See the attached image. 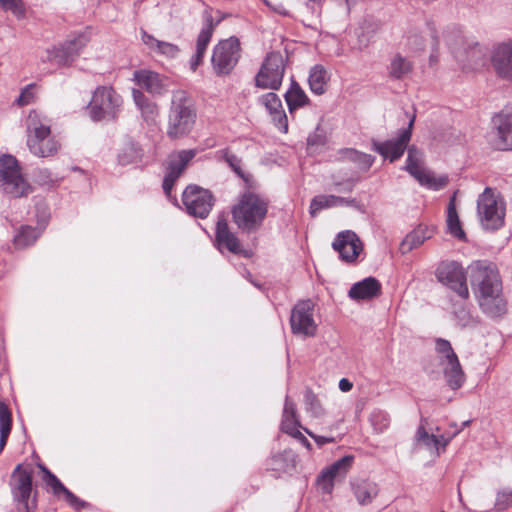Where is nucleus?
I'll return each mask as SVG.
<instances>
[{
    "mask_svg": "<svg viewBox=\"0 0 512 512\" xmlns=\"http://www.w3.org/2000/svg\"><path fill=\"white\" fill-rule=\"evenodd\" d=\"M471 284L483 313L491 318L503 316L507 311L502 294V282L497 266L487 260H477L469 266Z\"/></svg>",
    "mask_w": 512,
    "mask_h": 512,
    "instance_id": "obj_1",
    "label": "nucleus"
},
{
    "mask_svg": "<svg viewBox=\"0 0 512 512\" xmlns=\"http://www.w3.org/2000/svg\"><path fill=\"white\" fill-rule=\"evenodd\" d=\"M415 115H412L407 127L401 129L395 139L387 140L384 142L372 139V149L379 153L383 158L389 159L390 162L398 160L404 154L405 150H408L406 164L404 170H406L414 178L425 170L422 166L424 154L416 146L412 145L407 147L412 136V129L415 122Z\"/></svg>",
    "mask_w": 512,
    "mask_h": 512,
    "instance_id": "obj_2",
    "label": "nucleus"
},
{
    "mask_svg": "<svg viewBox=\"0 0 512 512\" xmlns=\"http://www.w3.org/2000/svg\"><path fill=\"white\" fill-rule=\"evenodd\" d=\"M196 119L197 110L188 93L184 90L173 91L167 119V136L175 140L189 135Z\"/></svg>",
    "mask_w": 512,
    "mask_h": 512,
    "instance_id": "obj_3",
    "label": "nucleus"
},
{
    "mask_svg": "<svg viewBox=\"0 0 512 512\" xmlns=\"http://www.w3.org/2000/svg\"><path fill=\"white\" fill-rule=\"evenodd\" d=\"M27 132V146L32 154L44 158L57 153L59 144L50 137V126L42 123L35 111L28 115Z\"/></svg>",
    "mask_w": 512,
    "mask_h": 512,
    "instance_id": "obj_4",
    "label": "nucleus"
},
{
    "mask_svg": "<svg viewBox=\"0 0 512 512\" xmlns=\"http://www.w3.org/2000/svg\"><path fill=\"white\" fill-rule=\"evenodd\" d=\"M269 202L260 195L247 191L240 195L231 209L235 224H261L268 212Z\"/></svg>",
    "mask_w": 512,
    "mask_h": 512,
    "instance_id": "obj_5",
    "label": "nucleus"
},
{
    "mask_svg": "<svg viewBox=\"0 0 512 512\" xmlns=\"http://www.w3.org/2000/svg\"><path fill=\"white\" fill-rule=\"evenodd\" d=\"M0 187L13 198L24 197L32 192L31 185L22 175L17 158L10 154L0 157Z\"/></svg>",
    "mask_w": 512,
    "mask_h": 512,
    "instance_id": "obj_6",
    "label": "nucleus"
},
{
    "mask_svg": "<svg viewBox=\"0 0 512 512\" xmlns=\"http://www.w3.org/2000/svg\"><path fill=\"white\" fill-rule=\"evenodd\" d=\"M435 352L442 367L447 385L452 390L461 388L466 376L451 343L443 338L435 339Z\"/></svg>",
    "mask_w": 512,
    "mask_h": 512,
    "instance_id": "obj_7",
    "label": "nucleus"
},
{
    "mask_svg": "<svg viewBox=\"0 0 512 512\" xmlns=\"http://www.w3.org/2000/svg\"><path fill=\"white\" fill-rule=\"evenodd\" d=\"M122 102V97L112 87H97L88 105L92 120L109 121L116 119Z\"/></svg>",
    "mask_w": 512,
    "mask_h": 512,
    "instance_id": "obj_8",
    "label": "nucleus"
},
{
    "mask_svg": "<svg viewBox=\"0 0 512 512\" xmlns=\"http://www.w3.org/2000/svg\"><path fill=\"white\" fill-rule=\"evenodd\" d=\"M285 63L279 51L269 52L255 76V85L261 89L278 90L283 81Z\"/></svg>",
    "mask_w": 512,
    "mask_h": 512,
    "instance_id": "obj_9",
    "label": "nucleus"
},
{
    "mask_svg": "<svg viewBox=\"0 0 512 512\" xmlns=\"http://www.w3.org/2000/svg\"><path fill=\"white\" fill-rule=\"evenodd\" d=\"M240 59V42L236 37L219 41L214 47L211 63L217 76L229 75Z\"/></svg>",
    "mask_w": 512,
    "mask_h": 512,
    "instance_id": "obj_10",
    "label": "nucleus"
},
{
    "mask_svg": "<svg viewBox=\"0 0 512 512\" xmlns=\"http://www.w3.org/2000/svg\"><path fill=\"white\" fill-rule=\"evenodd\" d=\"M449 45L455 59L465 69L477 70L487 62L488 50L473 39L461 37L459 43Z\"/></svg>",
    "mask_w": 512,
    "mask_h": 512,
    "instance_id": "obj_11",
    "label": "nucleus"
},
{
    "mask_svg": "<svg viewBox=\"0 0 512 512\" xmlns=\"http://www.w3.org/2000/svg\"><path fill=\"white\" fill-rule=\"evenodd\" d=\"M182 202L189 215L205 219L212 210L215 198L210 190L190 184L182 193Z\"/></svg>",
    "mask_w": 512,
    "mask_h": 512,
    "instance_id": "obj_12",
    "label": "nucleus"
},
{
    "mask_svg": "<svg viewBox=\"0 0 512 512\" xmlns=\"http://www.w3.org/2000/svg\"><path fill=\"white\" fill-rule=\"evenodd\" d=\"M314 306L310 299L300 300L294 305L290 315V326L294 335L313 337L316 334Z\"/></svg>",
    "mask_w": 512,
    "mask_h": 512,
    "instance_id": "obj_13",
    "label": "nucleus"
},
{
    "mask_svg": "<svg viewBox=\"0 0 512 512\" xmlns=\"http://www.w3.org/2000/svg\"><path fill=\"white\" fill-rule=\"evenodd\" d=\"M435 274L438 281L453 290L461 300L469 298L466 273L459 263L455 261L441 262Z\"/></svg>",
    "mask_w": 512,
    "mask_h": 512,
    "instance_id": "obj_14",
    "label": "nucleus"
},
{
    "mask_svg": "<svg viewBox=\"0 0 512 512\" xmlns=\"http://www.w3.org/2000/svg\"><path fill=\"white\" fill-rule=\"evenodd\" d=\"M477 213L481 221L500 222L505 217V202L490 187H486L477 199Z\"/></svg>",
    "mask_w": 512,
    "mask_h": 512,
    "instance_id": "obj_15",
    "label": "nucleus"
},
{
    "mask_svg": "<svg viewBox=\"0 0 512 512\" xmlns=\"http://www.w3.org/2000/svg\"><path fill=\"white\" fill-rule=\"evenodd\" d=\"M10 487L14 500L28 512V501L32 492V469L18 464L12 472Z\"/></svg>",
    "mask_w": 512,
    "mask_h": 512,
    "instance_id": "obj_16",
    "label": "nucleus"
},
{
    "mask_svg": "<svg viewBox=\"0 0 512 512\" xmlns=\"http://www.w3.org/2000/svg\"><path fill=\"white\" fill-rule=\"evenodd\" d=\"M496 129L494 147L498 150H512V103L506 105L492 118Z\"/></svg>",
    "mask_w": 512,
    "mask_h": 512,
    "instance_id": "obj_17",
    "label": "nucleus"
},
{
    "mask_svg": "<svg viewBox=\"0 0 512 512\" xmlns=\"http://www.w3.org/2000/svg\"><path fill=\"white\" fill-rule=\"evenodd\" d=\"M88 39L85 35H78L67 40L58 47L48 50V60L55 62L59 66L70 65L79 55L80 50L87 44Z\"/></svg>",
    "mask_w": 512,
    "mask_h": 512,
    "instance_id": "obj_18",
    "label": "nucleus"
},
{
    "mask_svg": "<svg viewBox=\"0 0 512 512\" xmlns=\"http://www.w3.org/2000/svg\"><path fill=\"white\" fill-rule=\"evenodd\" d=\"M333 249L345 262H354L363 250L362 242L352 230L339 232L332 243Z\"/></svg>",
    "mask_w": 512,
    "mask_h": 512,
    "instance_id": "obj_19",
    "label": "nucleus"
},
{
    "mask_svg": "<svg viewBox=\"0 0 512 512\" xmlns=\"http://www.w3.org/2000/svg\"><path fill=\"white\" fill-rule=\"evenodd\" d=\"M353 462L352 456H344L324 469L317 478V485L324 493H331L334 481L344 478Z\"/></svg>",
    "mask_w": 512,
    "mask_h": 512,
    "instance_id": "obj_20",
    "label": "nucleus"
},
{
    "mask_svg": "<svg viewBox=\"0 0 512 512\" xmlns=\"http://www.w3.org/2000/svg\"><path fill=\"white\" fill-rule=\"evenodd\" d=\"M133 79L141 89L156 96L166 93L169 87L168 78L152 70H136Z\"/></svg>",
    "mask_w": 512,
    "mask_h": 512,
    "instance_id": "obj_21",
    "label": "nucleus"
},
{
    "mask_svg": "<svg viewBox=\"0 0 512 512\" xmlns=\"http://www.w3.org/2000/svg\"><path fill=\"white\" fill-rule=\"evenodd\" d=\"M195 155L196 151L194 149L181 150L171 155L163 180L174 185Z\"/></svg>",
    "mask_w": 512,
    "mask_h": 512,
    "instance_id": "obj_22",
    "label": "nucleus"
},
{
    "mask_svg": "<svg viewBox=\"0 0 512 512\" xmlns=\"http://www.w3.org/2000/svg\"><path fill=\"white\" fill-rule=\"evenodd\" d=\"M492 64L497 74L505 79L512 77V45H498L492 54Z\"/></svg>",
    "mask_w": 512,
    "mask_h": 512,
    "instance_id": "obj_23",
    "label": "nucleus"
},
{
    "mask_svg": "<svg viewBox=\"0 0 512 512\" xmlns=\"http://www.w3.org/2000/svg\"><path fill=\"white\" fill-rule=\"evenodd\" d=\"M38 467L44 473L43 480L47 486L52 489V492L56 496L64 495L65 500L73 507L79 508L84 505V502L81 501L77 496H75L70 490H68L61 481L49 471L47 467L42 464H39Z\"/></svg>",
    "mask_w": 512,
    "mask_h": 512,
    "instance_id": "obj_24",
    "label": "nucleus"
},
{
    "mask_svg": "<svg viewBox=\"0 0 512 512\" xmlns=\"http://www.w3.org/2000/svg\"><path fill=\"white\" fill-rule=\"evenodd\" d=\"M381 294V284L374 277H367L352 285L348 296L353 300H369Z\"/></svg>",
    "mask_w": 512,
    "mask_h": 512,
    "instance_id": "obj_25",
    "label": "nucleus"
},
{
    "mask_svg": "<svg viewBox=\"0 0 512 512\" xmlns=\"http://www.w3.org/2000/svg\"><path fill=\"white\" fill-rule=\"evenodd\" d=\"M427 424V419L422 417L414 437L415 448H424L430 451L431 454L439 456L441 440L436 435L430 434L427 431Z\"/></svg>",
    "mask_w": 512,
    "mask_h": 512,
    "instance_id": "obj_26",
    "label": "nucleus"
},
{
    "mask_svg": "<svg viewBox=\"0 0 512 512\" xmlns=\"http://www.w3.org/2000/svg\"><path fill=\"white\" fill-rule=\"evenodd\" d=\"M338 159L355 164L359 170L368 171L373 165L375 157L353 148H343L338 151Z\"/></svg>",
    "mask_w": 512,
    "mask_h": 512,
    "instance_id": "obj_27",
    "label": "nucleus"
},
{
    "mask_svg": "<svg viewBox=\"0 0 512 512\" xmlns=\"http://www.w3.org/2000/svg\"><path fill=\"white\" fill-rule=\"evenodd\" d=\"M434 233V226H416L401 243L403 252H409L412 249L420 246L426 239L432 237Z\"/></svg>",
    "mask_w": 512,
    "mask_h": 512,
    "instance_id": "obj_28",
    "label": "nucleus"
},
{
    "mask_svg": "<svg viewBox=\"0 0 512 512\" xmlns=\"http://www.w3.org/2000/svg\"><path fill=\"white\" fill-rule=\"evenodd\" d=\"M353 493L360 505L370 504L378 495V485L372 481L359 480L352 484Z\"/></svg>",
    "mask_w": 512,
    "mask_h": 512,
    "instance_id": "obj_29",
    "label": "nucleus"
},
{
    "mask_svg": "<svg viewBox=\"0 0 512 512\" xmlns=\"http://www.w3.org/2000/svg\"><path fill=\"white\" fill-rule=\"evenodd\" d=\"M133 99L146 121H154L158 115V105L149 100L141 90L133 89Z\"/></svg>",
    "mask_w": 512,
    "mask_h": 512,
    "instance_id": "obj_30",
    "label": "nucleus"
},
{
    "mask_svg": "<svg viewBox=\"0 0 512 512\" xmlns=\"http://www.w3.org/2000/svg\"><path fill=\"white\" fill-rule=\"evenodd\" d=\"M413 70V63L401 54H396L388 66L389 76L395 80H401Z\"/></svg>",
    "mask_w": 512,
    "mask_h": 512,
    "instance_id": "obj_31",
    "label": "nucleus"
},
{
    "mask_svg": "<svg viewBox=\"0 0 512 512\" xmlns=\"http://www.w3.org/2000/svg\"><path fill=\"white\" fill-rule=\"evenodd\" d=\"M142 157V148L133 141H127L118 153V163L123 166L134 164L140 162Z\"/></svg>",
    "mask_w": 512,
    "mask_h": 512,
    "instance_id": "obj_32",
    "label": "nucleus"
},
{
    "mask_svg": "<svg viewBox=\"0 0 512 512\" xmlns=\"http://www.w3.org/2000/svg\"><path fill=\"white\" fill-rule=\"evenodd\" d=\"M203 21L204 26L197 37L196 46H200L207 49V46L212 38L213 32L216 26L221 22V19L214 21L213 16L211 14V8H207L203 12Z\"/></svg>",
    "mask_w": 512,
    "mask_h": 512,
    "instance_id": "obj_33",
    "label": "nucleus"
},
{
    "mask_svg": "<svg viewBox=\"0 0 512 512\" xmlns=\"http://www.w3.org/2000/svg\"><path fill=\"white\" fill-rule=\"evenodd\" d=\"M216 242L219 249L227 248L230 252L240 254L242 252L238 238L230 232L229 226H217Z\"/></svg>",
    "mask_w": 512,
    "mask_h": 512,
    "instance_id": "obj_34",
    "label": "nucleus"
},
{
    "mask_svg": "<svg viewBox=\"0 0 512 512\" xmlns=\"http://www.w3.org/2000/svg\"><path fill=\"white\" fill-rule=\"evenodd\" d=\"M285 100L291 113L309 102V98L295 80H292L289 90L285 93Z\"/></svg>",
    "mask_w": 512,
    "mask_h": 512,
    "instance_id": "obj_35",
    "label": "nucleus"
},
{
    "mask_svg": "<svg viewBox=\"0 0 512 512\" xmlns=\"http://www.w3.org/2000/svg\"><path fill=\"white\" fill-rule=\"evenodd\" d=\"M329 77L326 69L322 65H315L310 69L309 73V86L310 90L316 95H321L325 92V86Z\"/></svg>",
    "mask_w": 512,
    "mask_h": 512,
    "instance_id": "obj_36",
    "label": "nucleus"
},
{
    "mask_svg": "<svg viewBox=\"0 0 512 512\" xmlns=\"http://www.w3.org/2000/svg\"><path fill=\"white\" fill-rule=\"evenodd\" d=\"M453 315L461 328L474 327L478 323L477 317L473 316L465 300L453 304Z\"/></svg>",
    "mask_w": 512,
    "mask_h": 512,
    "instance_id": "obj_37",
    "label": "nucleus"
},
{
    "mask_svg": "<svg viewBox=\"0 0 512 512\" xmlns=\"http://www.w3.org/2000/svg\"><path fill=\"white\" fill-rule=\"evenodd\" d=\"M40 226H20L14 235L13 242L17 248L33 244L41 233Z\"/></svg>",
    "mask_w": 512,
    "mask_h": 512,
    "instance_id": "obj_38",
    "label": "nucleus"
},
{
    "mask_svg": "<svg viewBox=\"0 0 512 512\" xmlns=\"http://www.w3.org/2000/svg\"><path fill=\"white\" fill-rule=\"evenodd\" d=\"M415 179L420 185L435 191L443 189L449 181L447 175L436 176L433 172L427 169L422 171L419 176L415 177Z\"/></svg>",
    "mask_w": 512,
    "mask_h": 512,
    "instance_id": "obj_39",
    "label": "nucleus"
},
{
    "mask_svg": "<svg viewBox=\"0 0 512 512\" xmlns=\"http://www.w3.org/2000/svg\"><path fill=\"white\" fill-rule=\"evenodd\" d=\"M12 427L11 412L7 405L0 400V454L2 453Z\"/></svg>",
    "mask_w": 512,
    "mask_h": 512,
    "instance_id": "obj_40",
    "label": "nucleus"
},
{
    "mask_svg": "<svg viewBox=\"0 0 512 512\" xmlns=\"http://www.w3.org/2000/svg\"><path fill=\"white\" fill-rule=\"evenodd\" d=\"M304 404L306 411L315 418H320L325 414L324 408L322 407L318 397L311 389L305 390Z\"/></svg>",
    "mask_w": 512,
    "mask_h": 512,
    "instance_id": "obj_41",
    "label": "nucleus"
},
{
    "mask_svg": "<svg viewBox=\"0 0 512 512\" xmlns=\"http://www.w3.org/2000/svg\"><path fill=\"white\" fill-rule=\"evenodd\" d=\"M370 422L377 433H382L390 425V416L384 410L375 409L370 415Z\"/></svg>",
    "mask_w": 512,
    "mask_h": 512,
    "instance_id": "obj_42",
    "label": "nucleus"
},
{
    "mask_svg": "<svg viewBox=\"0 0 512 512\" xmlns=\"http://www.w3.org/2000/svg\"><path fill=\"white\" fill-rule=\"evenodd\" d=\"M33 179L36 184L42 187H53L58 182V179L47 168L34 169Z\"/></svg>",
    "mask_w": 512,
    "mask_h": 512,
    "instance_id": "obj_43",
    "label": "nucleus"
},
{
    "mask_svg": "<svg viewBox=\"0 0 512 512\" xmlns=\"http://www.w3.org/2000/svg\"><path fill=\"white\" fill-rule=\"evenodd\" d=\"M0 9L11 12L17 19H23L26 14L22 0H0Z\"/></svg>",
    "mask_w": 512,
    "mask_h": 512,
    "instance_id": "obj_44",
    "label": "nucleus"
},
{
    "mask_svg": "<svg viewBox=\"0 0 512 512\" xmlns=\"http://www.w3.org/2000/svg\"><path fill=\"white\" fill-rule=\"evenodd\" d=\"M327 142V135L324 128L317 125L315 130L307 137V146L309 149H318L323 147Z\"/></svg>",
    "mask_w": 512,
    "mask_h": 512,
    "instance_id": "obj_45",
    "label": "nucleus"
},
{
    "mask_svg": "<svg viewBox=\"0 0 512 512\" xmlns=\"http://www.w3.org/2000/svg\"><path fill=\"white\" fill-rule=\"evenodd\" d=\"M259 102L264 105L268 113L274 114L278 109H282V102L278 95L274 92H268L259 98Z\"/></svg>",
    "mask_w": 512,
    "mask_h": 512,
    "instance_id": "obj_46",
    "label": "nucleus"
},
{
    "mask_svg": "<svg viewBox=\"0 0 512 512\" xmlns=\"http://www.w3.org/2000/svg\"><path fill=\"white\" fill-rule=\"evenodd\" d=\"M334 195H318L315 196L310 203V214L314 216L324 208L335 207Z\"/></svg>",
    "mask_w": 512,
    "mask_h": 512,
    "instance_id": "obj_47",
    "label": "nucleus"
},
{
    "mask_svg": "<svg viewBox=\"0 0 512 512\" xmlns=\"http://www.w3.org/2000/svg\"><path fill=\"white\" fill-rule=\"evenodd\" d=\"M273 469L289 471L295 467V459L288 453H279L273 457Z\"/></svg>",
    "mask_w": 512,
    "mask_h": 512,
    "instance_id": "obj_48",
    "label": "nucleus"
},
{
    "mask_svg": "<svg viewBox=\"0 0 512 512\" xmlns=\"http://www.w3.org/2000/svg\"><path fill=\"white\" fill-rule=\"evenodd\" d=\"M220 153L222 154V157L224 159V161L229 165V167L240 177H244V172L241 168V164H242V161L241 159L231 153L229 151V149H223L220 151Z\"/></svg>",
    "mask_w": 512,
    "mask_h": 512,
    "instance_id": "obj_49",
    "label": "nucleus"
},
{
    "mask_svg": "<svg viewBox=\"0 0 512 512\" xmlns=\"http://www.w3.org/2000/svg\"><path fill=\"white\" fill-rule=\"evenodd\" d=\"M35 217L37 224H48L50 221L51 213L50 208L46 202L40 200L35 204Z\"/></svg>",
    "mask_w": 512,
    "mask_h": 512,
    "instance_id": "obj_50",
    "label": "nucleus"
},
{
    "mask_svg": "<svg viewBox=\"0 0 512 512\" xmlns=\"http://www.w3.org/2000/svg\"><path fill=\"white\" fill-rule=\"evenodd\" d=\"M512 506V490L504 489L497 494L495 508L504 511Z\"/></svg>",
    "mask_w": 512,
    "mask_h": 512,
    "instance_id": "obj_51",
    "label": "nucleus"
},
{
    "mask_svg": "<svg viewBox=\"0 0 512 512\" xmlns=\"http://www.w3.org/2000/svg\"><path fill=\"white\" fill-rule=\"evenodd\" d=\"M456 195L457 192H454L453 195L450 197L447 206L446 224H461L456 210Z\"/></svg>",
    "mask_w": 512,
    "mask_h": 512,
    "instance_id": "obj_52",
    "label": "nucleus"
},
{
    "mask_svg": "<svg viewBox=\"0 0 512 512\" xmlns=\"http://www.w3.org/2000/svg\"><path fill=\"white\" fill-rule=\"evenodd\" d=\"M179 47L173 43L160 41L158 48L155 49V52L162 54L169 58H174L179 53Z\"/></svg>",
    "mask_w": 512,
    "mask_h": 512,
    "instance_id": "obj_53",
    "label": "nucleus"
},
{
    "mask_svg": "<svg viewBox=\"0 0 512 512\" xmlns=\"http://www.w3.org/2000/svg\"><path fill=\"white\" fill-rule=\"evenodd\" d=\"M274 125L283 133L288 131V120L284 109H278L274 114L270 115Z\"/></svg>",
    "mask_w": 512,
    "mask_h": 512,
    "instance_id": "obj_54",
    "label": "nucleus"
},
{
    "mask_svg": "<svg viewBox=\"0 0 512 512\" xmlns=\"http://www.w3.org/2000/svg\"><path fill=\"white\" fill-rule=\"evenodd\" d=\"M34 87V84H29L21 91L20 95L16 100L19 106H26L33 102L35 97L33 93Z\"/></svg>",
    "mask_w": 512,
    "mask_h": 512,
    "instance_id": "obj_55",
    "label": "nucleus"
},
{
    "mask_svg": "<svg viewBox=\"0 0 512 512\" xmlns=\"http://www.w3.org/2000/svg\"><path fill=\"white\" fill-rule=\"evenodd\" d=\"M299 427H301V425L297 416H282L281 430L284 433L290 434Z\"/></svg>",
    "mask_w": 512,
    "mask_h": 512,
    "instance_id": "obj_56",
    "label": "nucleus"
},
{
    "mask_svg": "<svg viewBox=\"0 0 512 512\" xmlns=\"http://www.w3.org/2000/svg\"><path fill=\"white\" fill-rule=\"evenodd\" d=\"M305 432L314 439V441L317 443L318 446H323L327 443H335L336 439L334 437H326V436H320L316 435L307 428H304Z\"/></svg>",
    "mask_w": 512,
    "mask_h": 512,
    "instance_id": "obj_57",
    "label": "nucleus"
},
{
    "mask_svg": "<svg viewBox=\"0 0 512 512\" xmlns=\"http://www.w3.org/2000/svg\"><path fill=\"white\" fill-rule=\"evenodd\" d=\"M283 416H297L296 404L288 396L285 398Z\"/></svg>",
    "mask_w": 512,
    "mask_h": 512,
    "instance_id": "obj_58",
    "label": "nucleus"
},
{
    "mask_svg": "<svg viewBox=\"0 0 512 512\" xmlns=\"http://www.w3.org/2000/svg\"><path fill=\"white\" fill-rule=\"evenodd\" d=\"M142 40L145 45H147L150 49L155 51L158 48L160 40L156 39L154 36L148 34L147 32H142Z\"/></svg>",
    "mask_w": 512,
    "mask_h": 512,
    "instance_id": "obj_59",
    "label": "nucleus"
},
{
    "mask_svg": "<svg viewBox=\"0 0 512 512\" xmlns=\"http://www.w3.org/2000/svg\"><path fill=\"white\" fill-rule=\"evenodd\" d=\"M446 233L450 234L451 236L458 238L459 240H465L466 235L464 230L462 229V226H447Z\"/></svg>",
    "mask_w": 512,
    "mask_h": 512,
    "instance_id": "obj_60",
    "label": "nucleus"
},
{
    "mask_svg": "<svg viewBox=\"0 0 512 512\" xmlns=\"http://www.w3.org/2000/svg\"><path fill=\"white\" fill-rule=\"evenodd\" d=\"M333 202H334V206H349V205H352L356 202L355 199H347V198H344V197H340V196H335L334 195V199H333Z\"/></svg>",
    "mask_w": 512,
    "mask_h": 512,
    "instance_id": "obj_61",
    "label": "nucleus"
},
{
    "mask_svg": "<svg viewBox=\"0 0 512 512\" xmlns=\"http://www.w3.org/2000/svg\"><path fill=\"white\" fill-rule=\"evenodd\" d=\"M324 0H306L305 7L314 13L317 7H321Z\"/></svg>",
    "mask_w": 512,
    "mask_h": 512,
    "instance_id": "obj_62",
    "label": "nucleus"
},
{
    "mask_svg": "<svg viewBox=\"0 0 512 512\" xmlns=\"http://www.w3.org/2000/svg\"><path fill=\"white\" fill-rule=\"evenodd\" d=\"M203 62V57L202 56H198L196 54H194L192 57H191V60H190V68L192 71H196L198 66L201 65Z\"/></svg>",
    "mask_w": 512,
    "mask_h": 512,
    "instance_id": "obj_63",
    "label": "nucleus"
},
{
    "mask_svg": "<svg viewBox=\"0 0 512 512\" xmlns=\"http://www.w3.org/2000/svg\"><path fill=\"white\" fill-rule=\"evenodd\" d=\"M353 387V384L346 378H342L340 381H339V389L342 391V392H348L352 389Z\"/></svg>",
    "mask_w": 512,
    "mask_h": 512,
    "instance_id": "obj_64",
    "label": "nucleus"
}]
</instances>
